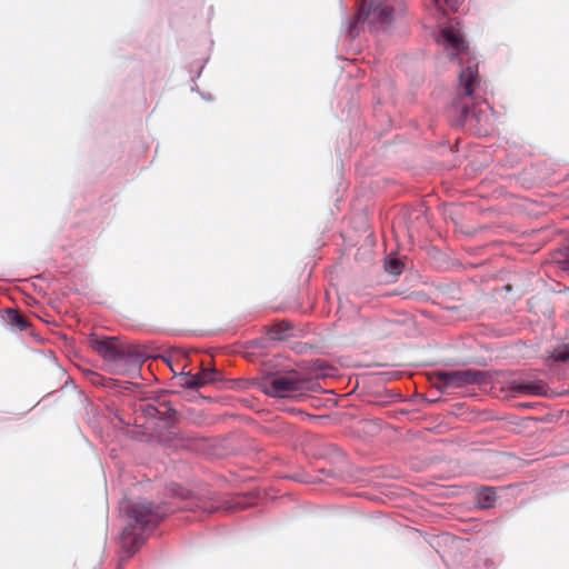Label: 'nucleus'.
Segmentation results:
<instances>
[{"label": "nucleus", "instance_id": "4468645a", "mask_svg": "<svg viewBox=\"0 0 569 569\" xmlns=\"http://www.w3.org/2000/svg\"><path fill=\"white\" fill-rule=\"evenodd\" d=\"M436 7L443 13L447 14L450 11H457L460 4V0H433Z\"/></svg>", "mask_w": 569, "mask_h": 569}, {"label": "nucleus", "instance_id": "9d476101", "mask_svg": "<svg viewBox=\"0 0 569 569\" xmlns=\"http://www.w3.org/2000/svg\"><path fill=\"white\" fill-rule=\"evenodd\" d=\"M291 329L288 321H281L270 327L268 335L272 340H281L286 338V333Z\"/></svg>", "mask_w": 569, "mask_h": 569}, {"label": "nucleus", "instance_id": "ddd939ff", "mask_svg": "<svg viewBox=\"0 0 569 569\" xmlns=\"http://www.w3.org/2000/svg\"><path fill=\"white\" fill-rule=\"evenodd\" d=\"M517 391L520 393H528V395H543L545 392V385L539 383H522L517 386Z\"/></svg>", "mask_w": 569, "mask_h": 569}, {"label": "nucleus", "instance_id": "9b49d317", "mask_svg": "<svg viewBox=\"0 0 569 569\" xmlns=\"http://www.w3.org/2000/svg\"><path fill=\"white\" fill-rule=\"evenodd\" d=\"M496 501V491L493 488H485L478 493V505L480 508H490Z\"/></svg>", "mask_w": 569, "mask_h": 569}, {"label": "nucleus", "instance_id": "39448f33", "mask_svg": "<svg viewBox=\"0 0 569 569\" xmlns=\"http://www.w3.org/2000/svg\"><path fill=\"white\" fill-rule=\"evenodd\" d=\"M436 378L443 388H462L480 382L482 372L471 369L442 370L436 372Z\"/></svg>", "mask_w": 569, "mask_h": 569}, {"label": "nucleus", "instance_id": "0eeeda50", "mask_svg": "<svg viewBox=\"0 0 569 569\" xmlns=\"http://www.w3.org/2000/svg\"><path fill=\"white\" fill-rule=\"evenodd\" d=\"M214 369H203L196 375L187 373L181 377L180 386L189 389H198L216 381Z\"/></svg>", "mask_w": 569, "mask_h": 569}, {"label": "nucleus", "instance_id": "a211bd4d", "mask_svg": "<svg viewBox=\"0 0 569 569\" xmlns=\"http://www.w3.org/2000/svg\"><path fill=\"white\" fill-rule=\"evenodd\" d=\"M503 289L507 293H509L511 290H512V286L511 284H505L503 286Z\"/></svg>", "mask_w": 569, "mask_h": 569}, {"label": "nucleus", "instance_id": "aec40b11", "mask_svg": "<svg viewBox=\"0 0 569 569\" xmlns=\"http://www.w3.org/2000/svg\"><path fill=\"white\" fill-rule=\"evenodd\" d=\"M361 16H362V10H360V11L358 12V20H360V19H361Z\"/></svg>", "mask_w": 569, "mask_h": 569}, {"label": "nucleus", "instance_id": "1a4fd4ad", "mask_svg": "<svg viewBox=\"0 0 569 569\" xmlns=\"http://www.w3.org/2000/svg\"><path fill=\"white\" fill-rule=\"evenodd\" d=\"M163 407H164V410H161L158 407L148 405L144 411H146L147 416H149L151 418H158L161 420H167L176 413V411L171 407H168L166 405H163Z\"/></svg>", "mask_w": 569, "mask_h": 569}, {"label": "nucleus", "instance_id": "f257e3e1", "mask_svg": "<svg viewBox=\"0 0 569 569\" xmlns=\"http://www.w3.org/2000/svg\"><path fill=\"white\" fill-rule=\"evenodd\" d=\"M479 83L478 62L475 58H468L459 73L458 98L455 108L460 111L465 124L473 128L479 134H487L493 122L495 111L485 100L475 101L473 93Z\"/></svg>", "mask_w": 569, "mask_h": 569}, {"label": "nucleus", "instance_id": "2eb2a0df", "mask_svg": "<svg viewBox=\"0 0 569 569\" xmlns=\"http://www.w3.org/2000/svg\"><path fill=\"white\" fill-rule=\"evenodd\" d=\"M385 269L388 273L390 274H393V276H398L402 272L403 270V264L402 262L397 259V258H391V259H388L385 263Z\"/></svg>", "mask_w": 569, "mask_h": 569}, {"label": "nucleus", "instance_id": "f03ea898", "mask_svg": "<svg viewBox=\"0 0 569 569\" xmlns=\"http://www.w3.org/2000/svg\"><path fill=\"white\" fill-rule=\"evenodd\" d=\"M89 345L104 361L110 373L123 375L130 368H138L144 356L134 347L122 343L117 337L91 336Z\"/></svg>", "mask_w": 569, "mask_h": 569}, {"label": "nucleus", "instance_id": "6ab92c4d", "mask_svg": "<svg viewBox=\"0 0 569 569\" xmlns=\"http://www.w3.org/2000/svg\"><path fill=\"white\" fill-rule=\"evenodd\" d=\"M520 296H521V291H520V290H517V292H516V295H515V297H513L512 299H517V298H519Z\"/></svg>", "mask_w": 569, "mask_h": 569}, {"label": "nucleus", "instance_id": "f8f14e48", "mask_svg": "<svg viewBox=\"0 0 569 569\" xmlns=\"http://www.w3.org/2000/svg\"><path fill=\"white\" fill-rule=\"evenodd\" d=\"M9 322L19 330H26L30 326L27 318L16 310H9Z\"/></svg>", "mask_w": 569, "mask_h": 569}, {"label": "nucleus", "instance_id": "dca6fc26", "mask_svg": "<svg viewBox=\"0 0 569 569\" xmlns=\"http://www.w3.org/2000/svg\"><path fill=\"white\" fill-rule=\"evenodd\" d=\"M552 358L556 361L567 362L569 361V346H563L553 351Z\"/></svg>", "mask_w": 569, "mask_h": 569}, {"label": "nucleus", "instance_id": "f3484780", "mask_svg": "<svg viewBox=\"0 0 569 569\" xmlns=\"http://www.w3.org/2000/svg\"><path fill=\"white\" fill-rule=\"evenodd\" d=\"M558 263L561 266L563 270L569 271V249L562 253V258L558 260Z\"/></svg>", "mask_w": 569, "mask_h": 569}, {"label": "nucleus", "instance_id": "423d86ee", "mask_svg": "<svg viewBox=\"0 0 569 569\" xmlns=\"http://www.w3.org/2000/svg\"><path fill=\"white\" fill-rule=\"evenodd\" d=\"M393 8L385 2L372 4L367 13L369 22L377 28H385L392 21Z\"/></svg>", "mask_w": 569, "mask_h": 569}, {"label": "nucleus", "instance_id": "7ed1b4c3", "mask_svg": "<svg viewBox=\"0 0 569 569\" xmlns=\"http://www.w3.org/2000/svg\"><path fill=\"white\" fill-rule=\"evenodd\" d=\"M126 511L130 522L122 531L123 545L136 543L138 541V535L134 531L137 528L141 530L153 528L166 515L161 507L153 506L148 501L129 503Z\"/></svg>", "mask_w": 569, "mask_h": 569}, {"label": "nucleus", "instance_id": "6e6552de", "mask_svg": "<svg viewBox=\"0 0 569 569\" xmlns=\"http://www.w3.org/2000/svg\"><path fill=\"white\" fill-rule=\"evenodd\" d=\"M442 38L445 39L446 43L450 46V48L455 51V56H459L460 60L462 61L463 56L468 54V46L460 33L451 28H447L442 30Z\"/></svg>", "mask_w": 569, "mask_h": 569}, {"label": "nucleus", "instance_id": "20e7f679", "mask_svg": "<svg viewBox=\"0 0 569 569\" xmlns=\"http://www.w3.org/2000/svg\"><path fill=\"white\" fill-rule=\"evenodd\" d=\"M302 380L296 375H276L262 382V390L271 397L286 398L301 390Z\"/></svg>", "mask_w": 569, "mask_h": 569}]
</instances>
